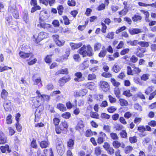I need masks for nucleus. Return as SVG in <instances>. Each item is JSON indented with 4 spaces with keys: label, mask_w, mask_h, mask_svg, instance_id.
<instances>
[{
    "label": "nucleus",
    "mask_w": 156,
    "mask_h": 156,
    "mask_svg": "<svg viewBox=\"0 0 156 156\" xmlns=\"http://www.w3.org/2000/svg\"><path fill=\"white\" fill-rule=\"evenodd\" d=\"M74 141L72 139H69L68 141L67 146L70 148L72 149L74 145Z\"/></svg>",
    "instance_id": "c756f323"
},
{
    "label": "nucleus",
    "mask_w": 156,
    "mask_h": 156,
    "mask_svg": "<svg viewBox=\"0 0 156 156\" xmlns=\"http://www.w3.org/2000/svg\"><path fill=\"white\" fill-rule=\"evenodd\" d=\"M70 79V78L68 76H65L59 79V83L61 86H62L65 83L69 81Z\"/></svg>",
    "instance_id": "1a4fd4ad"
},
{
    "label": "nucleus",
    "mask_w": 156,
    "mask_h": 156,
    "mask_svg": "<svg viewBox=\"0 0 156 156\" xmlns=\"http://www.w3.org/2000/svg\"><path fill=\"white\" fill-rule=\"evenodd\" d=\"M57 9L58 11V14L60 15H62L63 12L64 8L62 5H60L57 6Z\"/></svg>",
    "instance_id": "b1692460"
},
{
    "label": "nucleus",
    "mask_w": 156,
    "mask_h": 156,
    "mask_svg": "<svg viewBox=\"0 0 156 156\" xmlns=\"http://www.w3.org/2000/svg\"><path fill=\"white\" fill-rule=\"evenodd\" d=\"M74 75L76 77L74 79L75 81L81 82L84 79V77L83 76L82 74L80 72H79L75 73Z\"/></svg>",
    "instance_id": "0eeeda50"
},
{
    "label": "nucleus",
    "mask_w": 156,
    "mask_h": 156,
    "mask_svg": "<svg viewBox=\"0 0 156 156\" xmlns=\"http://www.w3.org/2000/svg\"><path fill=\"white\" fill-rule=\"evenodd\" d=\"M129 32L131 35H134L142 32V30L137 28H132L129 30Z\"/></svg>",
    "instance_id": "9d476101"
},
{
    "label": "nucleus",
    "mask_w": 156,
    "mask_h": 156,
    "mask_svg": "<svg viewBox=\"0 0 156 156\" xmlns=\"http://www.w3.org/2000/svg\"><path fill=\"white\" fill-rule=\"evenodd\" d=\"M139 42L138 40H134L133 41H129L127 42V43L132 46H136L138 44H139Z\"/></svg>",
    "instance_id": "4be33fe9"
},
{
    "label": "nucleus",
    "mask_w": 156,
    "mask_h": 156,
    "mask_svg": "<svg viewBox=\"0 0 156 156\" xmlns=\"http://www.w3.org/2000/svg\"><path fill=\"white\" fill-rule=\"evenodd\" d=\"M48 36V34L45 32H40L36 38L37 36L34 35V37L36 39V41L37 44L40 41L43 39L44 38H47Z\"/></svg>",
    "instance_id": "20e7f679"
},
{
    "label": "nucleus",
    "mask_w": 156,
    "mask_h": 156,
    "mask_svg": "<svg viewBox=\"0 0 156 156\" xmlns=\"http://www.w3.org/2000/svg\"><path fill=\"white\" fill-rule=\"evenodd\" d=\"M101 25L102 26V28L101 29L102 32L104 33H105L106 32V30L107 28L105 24L103 23H101Z\"/></svg>",
    "instance_id": "13d9d810"
},
{
    "label": "nucleus",
    "mask_w": 156,
    "mask_h": 156,
    "mask_svg": "<svg viewBox=\"0 0 156 156\" xmlns=\"http://www.w3.org/2000/svg\"><path fill=\"white\" fill-rule=\"evenodd\" d=\"M153 87L152 86L148 87L145 90V93L147 95L150 94L153 91Z\"/></svg>",
    "instance_id": "ea45409f"
},
{
    "label": "nucleus",
    "mask_w": 156,
    "mask_h": 156,
    "mask_svg": "<svg viewBox=\"0 0 156 156\" xmlns=\"http://www.w3.org/2000/svg\"><path fill=\"white\" fill-rule=\"evenodd\" d=\"M101 46V44L99 43H97L95 44L94 46V51H96L99 50Z\"/></svg>",
    "instance_id": "c03bdc74"
},
{
    "label": "nucleus",
    "mask_w": 156,
    "mask_h": 156,
    "mask_svg": "<svg viewBox=\"0 0 156 156\" xmlns=\"http://www.w3.org/2000/svg\"><path fill=\"white\" fill-rule=\"evenodd\" d=\"M87 55L89 57L92 56L93 54L92 48L90 45H88L87 46Z\"/></svg>",
    "instance_id": "a211bd4d"
},
{
    "label": "nucleus",
    "mask_w": 156,
    "mask_h": 156,
    "mask_svg": "<svg viewBox=\"0 0 156 156\" xmlns=\"http://www.w3.org/2000/svg\"><path fill=\"white\" fill-rule=\"evenodd\" d=\"M53 37L56 44L59 46H63L65 42L64 40L59 39V36L58 35H53Z\"/></svg>",
    "instance_id": "423d86ee"
},
{
    "label": "nucleus",
    "mask_w": 156,
    "mask_h": 156,
    "mask_svg": "<svg viewBox=\"0 0 156 156\" xmlns=\"http://www.w3.org/2000/svg\"><path fill=\"white\" fill-rule=\"evenodd\" d=\"M90 117L91 118L98 119L99 115L96 112H92L90 114Z\"/></svg>",
    "instance_id": "864d4df0"
},
{
    "label": "nucleus",
    "mask_w": 156,
    "mask_h": 156,
    "mask_svg": "<svg viewBox=\"0 0 156 156\" xmlns=\"http://www.w3.org/2000/svg\"><path fill=\"white\" fill-rule=\"evenodd\" d=\"M8 95V93L5 90H2L1 93V97L2 98L5 99Z\"/></svg>",
    "instance_id": "e433bc0d"
},
{
    "label": "nucleus",
    "mask_w": 156,
    "mask_h": 156,
    "mask_svg": "<svg viewBox=\"0 0 156 156\" xmlns=\"http://www.w3.org/2000/svg\"><path fill=\"white\" fill-rule=\"evenodd\" d=\"M83 122L82 120H79L78 122L77 127L80 129L84 127Z\"/></svg>",
    "instance_id": "0e129e2a"
},
{
    "label": "nucleus",
    "mask_w": 156,
    "mask_h": 156,
    "mask_svg": "<svg viewBox=\"0 0 156 156\" xmlns=\"http://www.w3.org/2000/svg\"><path fill=\"white\" fill-rule=\"evenodd\" d=\"M119 102L122 106H127L128 105V101L122 98L119 99Z\"/></svg>",
    "instance_id": "a878e982"
},
{
    "label": "nucleus",
    "mask_w": 156,
    "mask_h": 156,
    "mask_svg": "<svg viewBox=\"0 0 156 156\" xmlns=\"http://www.w3.org/2000/svg\"><path fill=\"white\" fill-rule=\"evenodd\" d=\"M41 79L40 78H38L36 80H35L34 81V84H37L39 83H40L39 85V86L40 87H41L42 86V83L41 82Z\"/></svg>",
    "instance_id": "8fccbe9b"
},
{
    "label": "nucleus",
    "mask_w": 156,
    "mask_h": 156,
    "mask_svg": "<svg viewBox=\"0 0 156 156\" xmlns=\"http://www.w3.org/2000/svg\"><path fill=\"white\" fill-rule=\"evenodd\" d=\"M23 19L26 23H27L28 20V15L27 12H26L24 13L23 16Z\"/></svg>",
    "instance_id": "72a5a7b5"
},
{
    "label": "nucleus",
    "mask_w": 156,
    "mask_h": 156,
    "mask_svg": "<svg viewBox=\"0 0 156 156\" xmlns=\"http://www.w3.org/2000/svg\"><path fill=\"white\" fill-rule=\"evenodd\" d=\"M57 108L62 111H65L66 110V108L65 105L59 103L57 105Z\"/></svg>",
    "instance_id": "aec40b11"
},
{
    "label": "nucleus",
    "mask_w": 156,
    "mask_h": 156,
    "mask_svg": "<svg viewBox=\"0 0 156 156\" xmlns=\"http://www.w3.org/2000/svg\"><path fill=\"white\" fill-rule=\"evenodd\" d=\"M57 151L58 154L62 155L64 152V149L63 145H61L56 147Z\"/></svg>",
    "instance_id": "4468645a"
},
{
    "label": "nucleus",
    "mask_w": 156,
    "mask_h": 156,
    "mask_svg": "<svg viewBox=\"0 0 156 156\" xmlns=\"http://www.w3.org/2000/svg\"><path fill=\"white\" fill-rule=\"evenodd\" d=\"M106 151L108 152V153L112 154L114 153V150L112 147H110Z\"/></svg>",
    "instance_id": "e2e57ef3"
},
{
    "label": "nucleus",
    "mask_w": 156,
    "mask_h": 156,
    "mask_svg": "<svg viewBox=\"0 0 156 156\" xmlns=\"http://www.w3.org/2000/svg\"><path fill=\"white\" fill-rule=\"evenodd\" d=\"M41 9V7L39 5H36L32 8L31 12L33 13L36 10H40Z\"/></svg>",
    "instance_id": "c9c22d12"
},
{
    "label": "nucleus",
    "mask_w": 156,
    "mask_h": 156,
    "mask_svg": "<svg viewBox=\"0 0 156 156\" xmlns=\"http://www.w3.org/2000/svg\"><path fill=\"white\" fill-rule=\"evenodd\" d=\"M123 94L128 97H130L132 95V94L130 93V91L129 90H126L124 91Z\"/></svg>",
    "instance_id": "603ef678"
},
{
    "label": "nucleus",
    "mask_w": 156,
    "mask_h": 156,
    "mask_svg": "<svg viewBox=\"0 0 156 156\" xmlns=\"http://www.w3.org/2000/svg\"><path fill=\"white\" fill-rule=\"evenodd\" d=\"M112 144L114 147L115 148H118L120 146H121L122 148H124L125 147V145L123 144H122L121 145V144L117 140L114 141L113 142Z\"/></svg>",
    "instance_id": "2eb2a0df"
},
{
    "label": "nucleus",
    "mask_w": 156,
    "mask_h": 156,
    "mask_svg": "<svg viewBox=\"0 0 156 156\" xmlns=\"http://www.w3.org/2000/svg\"><path fill=\"white\" fill-rule=\"evenodd\" d=\"M111 138L114 140H118L119 139V137L117 134L115 133H111L110 134Z\"/></svg>",
    "instance_id": "473e14b6"
},
{
    "label": "nucleus",
    "mask_w": 156,
    "mask_h": 156,
    "mask_svg": "<svg viewBox=\"0 0 156 156\" xmlns=\"http://www.w3.org/2000/svg\"><path fill=\"white\" fill-rule=\"evenodd\" d=\"M134 108L135 109L139 111H142V108L138 104H135Z\"/></svg>",
    "instance_id": "69168bd1"
},
{
    "label": "nucleus",
    "mask_w": 156,
    "mask_h": 156,
    "mask_svg": "<svg viewBox=\"0 0 156 156\" xmlns=\"http://www.w3.org/2000/svg\"><path fill=\"white\" fill-rule=\"evenodd\" d=\"M156 95V90L153 92L151 93L149 97V99L150 100H151Z\"/></svg>",
    "instance_id": "052dcab7"
},
{
    "label": "nucleus",
    "mask_w": 156,
    "mask_h": 156,
    "mask_svg": "<svg viewBox=\"0 0 156 156\" xmlns=\"http://www.w3.org/2000/svg\"><path fill=\"white\" fill-rule=\"evenodd\" d=\"M141 19V17L139 15H135L134 16L132 17V20L134 22L140 20Z\"/></svg>",
    "instance_id": "4c0bfd02"
},
{
    "label": "nucleus",
    "mask_w": 156,
    "mask_h": 156,
    "mask_svg": "<svg viewBox=\"0 0 156 156\" xmlns=\"http://www.w3.org/2000/svg\"><path fill=\"white\" fill-rule=\"evenodd\" d=\"M11 105V102L10 101L7 100L5 101L4 104V107L6 111L9 110L10 109Z\"/></svg>",
    "instance_id": "9b49d317"
},
{
    "label": "nucleus",
    "mask_w": 156,
    "mask_h": 156,
    "mask_svg": "<svg viewBox=\"0 0 156 156\" xmlns=\"http://www.w3.org/2000/svg\"><path fill=\"white\" fill-rule=\"evenodd\" d=\"M128 12V9L125 8L121 11L119 12V14L122 16L126 15Z\"/></svg>",
    "instance_id": "a19ab883"
},
{
    "label": "nucleus",
    "mask_w": 156,
    "mask_h": 156,
    "mask_svg": "<svg viewBox=\"0 0 156 156\" xmlns=\"http://www.w3.org/2000/svg\"><path fill=\"white\" fill-rule=\"evenodd\" d=\"M6 138L5 137L3 133L0 131V144H4L6 143Z\"/></svg>",
    "instance_id": "f3484780"
},
{
    "label": "nucleus",
    "mask_w": 156,
    "mask_h": 156,
    "mask_svg": "<svg viewBox=\"0 0 156 156\" xmlns=\"http://www.w3.org/2000/svg\"><path fill=\"white\" fill-rule=\"evenodd\" d=\"M82 45V43L81 42L77 44H75L73 43H71L70 44V45L71 46L72 48L74 49L78 48L81 46Z\"/></svg>",
    "instance_id": "412c9836"
},
{
    "label": "nucleus",
    "mask_w": 156,
    "mask_h": 156,
    "mask_svg": "<svg viewBox=\"0 0 156 156\" xmlns=\"http://www.w3.org/2000/svg\"><path fill=\"white\" fill-rule=\"evenodd\" d=\"M62 17L64 21V23L65 25H68L70 24L69 20L67 16H63Z\"/></svg>",
    "instance_id": "a18cd8bd"
},
{
    "label": "nucleus",
    "mask_w": 156,
    "mask_h": 156,
    "mask_svg": "<svg viewBox=\"0 0 156 156\" xmlns=\"http://www.w3.org/2000/svg\"><path fill=\"white\" fill-rule=\"evenodd\" d=\"M116 109V108L112 106L109 107L108 108V111L110 113H113L114 112Z\"/></svg>",
    "instance_id": "bf43d9fd"
},
{
    "label": "nucleus",
    "mask_w": 156,
    "mask_h": 156,
    "mask_svg": "<svg viewBox=\"0 0 156 156\" xmlns=\"http://www.w3.org/2000/svg\"><path fill=\"white\" fill-rule=\"evenodd\" d=\"M107 52L105 48L103 47L102 48V50L98 54V56L100 58H104L106 55Z\"/></svg>",
    "instance_id": "dca6fc26"
},
{
    "label": "nucleus",
    "mask_w": 156,
    "mask_h": 156,
    "mask_svg": "<svg viewBox=\"0 0 156 156\" xmlns=\"http://www.w3.org/2000/svg\"><path fill=\"white\" fill-rule=\"evenodd\" d=\"M0 148L2 153H5L6 151L9 152L10 151H9V146L7 145H5V146H1Z\"/></svg>",
    "instance_id": "cd10ccee"
},
{
    "label": "nucleus",
    "mask_w": 156,
    "mask_h": 156,
    "mask_svg": "<svg viewBox=\"0 0 156 156\" xmlns=\"http://www.w3.org/2000/svg\"><path fill=\"white\" fill-rule=\"evenodd\" d=\"M138 130L140 132H143L146 130V128L144 126H139L138 128Z\"/></svg>",
    "instance_id": "680f3d73"
},
{
    "label": "nucleus",
    "mask_w": 156,
    "mask_h": 156,
    "mask_svg": "<svg viewBox=\"0 0 156 156\" xmlns=\"http://www.w3.org/2000/svg\"><path fill=\"white\" fill-rule=\"evenodd\" d=\"M111 82L112 84L113 85L116 87H119L120 84V83L116 81L114 78H112L111 79Z\"/></svg>",
    "instance_id": "c85d7f7f"
},
{
    "label": "nucleus",
    "mask_w": 156,
    "mask_h": 156,
    "mask_svg": "<svg viewBox=\"0 0 156 156\" xmlns=\"http://www.w3.org/2000/svg\"><path fill=\"white\" fill-rule=\"evenodd\" d=\"M121 69V68L118 65L115 64L112 67V70L115 73H117Z\"/></svg>",
    "instance_id": "393cba45"
},
{
    "label": "nucleus",
    "mask_w": 156,
    "mask_h": 156,
    "mask_svg": "<svg viewBox=\"0 0 156 156\" xmlns=\"http://www.w3.org/2000/svg\"><path fill=\"white\" fill-rule=\"evenodd\" d=\"M138 60V58L134 55H132L130 58V62L134 63L136 62Z\"/></svg>",
    "instance_id": "de8ad7c7"
},
{
    "label": "nucleus",
    "mask_w": 156,
    "mask_h": 156,
    "mask_svg": "<svg viewBox=\"0 0 156 156\" xmlns=\"http://www.w3.org/2000/svg\"><path fill=\"white\" fill-rule=\"evenodd\" d=\"M70 54V52L69 51H66L65 54L61 57L62 62L64 60H66L68 59V57Z\"/></svg>",
    "instance_id": "5701e85b"
},
{
    "label": "nucleus",
    "mask_w": 156,
    "mask_h": 156,
    "mask_svg": "<svg viewBox=\"0 0 156 156\" xmlns=\"http://www.w3.org/2000/svg\"><path fill=\"white\" fill-rule=\"evenodd\" d=\"M139 45L143 47H147L149 45V43L146 41H139Z\"/></svg>",
    "instance_id": "7c9ffc66"
},
{
    "label": "nucleus",
    "mask_w": 156,
    "mask_h": 156,
    "mask_svg": "<svg viewBox=\"0 0 156 156\" xmlns=\"http://www.w3.org/2000/svg\"><path fill=\"white\" fill-rule=\"evenodd\" d=\"M121 136L123 138H126L127 136V133L125 130H122L120 133Z\"/></svg>",
    "instance_id": "5fc2aeb1"
},
{
    "label": "nucleus",
    "mask_w": 156,
    "mask_h": 156,
    "mask_svg": "<svg viewBox=\"0 0 156 156\" xmlns=\"http://www.w3.org/2000/svg\"><path fill=\"white\" fill-rule=\"evenodd\" d=\"M150 76L149 74L147 73L143 75L140 77L141 80L146 81L148 80Z\"/></svg>",
    "instance_id": "f704fd0d"
},
{
    "label": "nucleus",
    "mask_w": 156,
    "mask_h": 156,
    "mask_svg": "<svg viewBox=\"0 0 156 156\" xmlns=\"http://www.w3.org/2000/svg\"><path fill=\"white\" fill-rule=\"evenodd\" d=\"M31 55L30 53H25L23 51H20L19 53L20 56L24 58H28Z\"/></svg>",
    "instance_id": "6ab92c4d"
},
{
    "label": "nucleus",
    "mask_w": 156,
    "mask_h": 156,
    "mask_svg": "<svg viewBox=\"0 0 156 156\" xmlns=\"http://www.w3.org/2000/svg\"><path fill=\"white\" fill-rule=\"evenodd\" d=\"M133 148L132 146H129L125 149V152L126 154H129L133 150Z\"/></svg>",
    "instance_id": "58836bf2"
},
{
    "label": "nucleus",
    "mask_w": 156,
    "mask_h": 156,
    "mask_svg": "<svg viewBox=\"0 0 156 156\" xmlns=\"http://www.w3.org/2000/svg\"><path fill=\"white\" fill-rule=\"evenodd\" d=\"M96 78V75L94 73H92V74H90L88 75L87 77V79L89 80H92L95 79Z\"/></svg>",
    "instance_id": "49530a36"
},
{
    "label": "nucleus",
    "mask_w": 156,
    "mask_h": 156,
    "mask_svg": "<svg viewBox=\"0 0 156 156\" xmlns=\"http://www.w3.org/2000/svg\"><path fill=\"white\" fill-rule=\"evenodd\" d=\"M40 25L41 27L47 29L51 27V25L49 24L45 23L44 21L48 17L47 15V12L45 11H41L40 14Z\"/></svg>",
    "instance_id": "f257e3e1"
},
{
    "label": "nucleus",
    "mask_w": 156,
    "mask_h": 156,
    "mask_svg": "<svg viewBox=\"0 0 156 156\" xmlns=\"http://www.w3.org/2000/svg\"><path fill=\"white\" fill-rule=\"evenodd\" d=\"M79 53L83 55V57L87 55V51L86 50V46L85 45H83L82 47L80 49Z\"/></svg>",
    "instance_id": "f8f14e48"
},
{
    "label": "nucleus",
    "mask_w": 156,
    "mask_h": 156,
    "mask_svg": "<svg viewBox=\"0 0 156 156\" xmlns=\"http://www.w3.org/2000/svg\"><path fill=\"white\" fill-rule=\"evenodd\" d=\"M59 126L61 129L63 130L65 132H66L68 127L67 122L66 121L62 122L60 124Z\"/></svg>",
    "instance_id": "ddd939ff"
},
{
    "label": "nucleus",
    "mask_w": 156,
    "mask_h": 156,
    "mask_svg": "<svg viewBox=\"0 0 156 156\" xmlns=\"http://www.w3.org/2000/svg\"><path fill=\"white\" fill-rule=\"evenodd\" d=\"M8 11L11 13L14 18H19V15L18 11L16 9V6L13 5L10 6L8 8Z\"/></svg>",
    "instance_id": "7ed1b4c3"
},
{
    "label": "nucleus",
    "mask_w": 156,
    "mask_h": 156,
    "mask_svg": "<svg viewBox=\"0 0 156 156\" xmlns=\"http://www.w3.org/2000/svg\"><path fill=\"white\" fill-rule=\"evenodd\" d=\"M106 136L105 134L102 132H100L99 134V136L97 140L98 143L101 144L104 141V139Z\"/></svg>",
    "instance_id": "6e6552de"
},
{
    "label": "nucleus",
    "mask_w": 156,
    "mask_h": 156,
    "mask_svg": "<svg viewBox=\"0 0 156 156\" xmlns=\"http://www.w3.org/2000/svg\"><path fill=\"white\" fill-rule=\"evenodd\" d=\"M100 88L102 90L105 92L108 91L109 89V86L108 83L105 81H101L99 83Z\"/></svg>",
    "instance_id": "39448f33"
},
{
    "label": "nucleus",
    "mask_w": 156,
    "mask_h": 156,
    "mask_svg": "<svg viewBox=\"0 0 156 156\" xmlns=\"http://www.w3.org/2000/svg\"><path fill=\"white\" fill-rule=\"evenodd\" d=\"M31 100L35 108H38L44 102V100H42V97L41 95L33 98Z\"/></svg>",
    "instance_id": "f03ea898"
},
{
    "label": "nucleus",
    "mask_w": 156,
    "mask_h": 156,
    "mask_svg": "<svg viewBox=\"0 0 156 156\" xmlns=\"http://www.w3.org/2000/svg\"><path fill=\"white\" fill-rule=\"evenodd\" d=\"M68 5L70 6H74L76 5V2L74 0H71L68 1Z\"/></svg>",
    "instance_id": "338daca9"
},
{
    "label": "nucleus",
    "mask_w": 156,
    "mask_h": 156,
    "mask_svg": "<svg viewBox=\"0 0 156 156\" xmlns=\"http://www.w3.org/2000/svg\"><path fill=\"white\" fill-rule=\"evenodd\" d=\"M115 94L117 97H119L120 94V91L118 88H115L114 90Z\"/></svg>",
    "instance_id": "4d7b16f0"
},
{
    "label": "nucleus",
    "mask_w": 156,
    "mask_h": 156,
    "mask_svg": "<svg viewBox=\"0 0 156 156\" xmlns=\"http://www.w3.org/2000/svg\"><path fill=\"white\" fill-rule=\"evenodd\" d=\"M101 150L99 147H96L94 149V153L97 155H99L101 154Z\"/></svg>",
    "instance_id": "2f4dec72"
},
{
    "label": "nucleus",
    "mask_w": 156,
    "mask_h": 156,
    "mask_svg": "<svg viewBox=\"0 0 156 156\" xmlns=\"http://www.w3.org/2000/svg\"><path fill=\"white\" fill-rule=\"evenodd\" d=\"M52 55H47L46 57L45 58V61L47 63H50L51 62V57Z\"/></svg>",
    "instance_id": "6e6d98bb"
},
{
    "label": "nucleus",
    "mask_w": 156,
    "mask_h": 156,
    "mask_svg": "<svg viewBox=\"0 0 156 156\" xmlns=\"http://www.w3.org/2000/svg\"><path fill=\"white\" fill-rule=\"evenodd\" d=\"M62 116L65 119H68L70 117L71 114L69 112H66L63 113L62 115Z\"/></svg>",
    "instance_id": "79ce46f5"
},
{
    "label": "nucleus",
    "mask_w": 156,
    "mask_h": 156,
    "mask_svg": "<svg viewBox=\"0 0 156 156\" xmlns=\"http://www.w3.org/2000/svg\"><path fill=\"white\" fill-rule=\"evenodd\" d=\"M129 140L131 143H134L137 141L136 137V136L130 137L129 138Z\"/></svg>",
    "instance_id": "774afa93"
},
{
    "label": "nucleus",
    "mask_w": 156,
    "mask_h": 156,
    "mask_svg": "<svg viewBox=\"0 0 156 156\" xmlns=\"http://www.w3.org/2000/svg\"><path fill=\"white\" fill-rule=\"evenodd\" d=\"M49 143L48 141H41L40 143V145L42 148H45L49 145Z\"/></svg>",
    "instance_id": "bb28decb"
},
{
    "label": "nucleus",
    "mask_w": 156,
    "mask_h": 156,
    "mask_svg": "<svg viewBox=\"0 0 156 156\" xmlns=\"http://www.w3.org/2000/svg\"><path fill=\"white\" fill-rule=\"evenodd\" d=\"M12 116L11 115H9L6 118V122L8 124H11L12 123Z\"/></svg>",
    "instance_id": "3c124183"
},
{
    "label": "nucleus",
    "mask_w": 156,
    "mask_h": 156,
    "mask_svg": "<svg viewBox=\"0 0 156 156\" xmlns=\"http://www.w3.org/2000/svg\"><path fill=\"white\" fill-rule=\"evenodd\" d=\"M102 76L106 78H110L112 76V74L109 73L104 72L101 75Z\"/></svg>",
    "instance_id": "09e8293b"
},
{
    "label": "nucleus",
    "mask_w": 156,
    "mask_h": 156,
    "mask_svg": "<svg viewBox=\"0 0 156 156\" xmlns=\"http://www.w3.org/2000/svg\"><path fill=\"white\" fill-rule=\"evenodd\" d=\"M58 72L60 74H67L68 73V69L65 68L59 70Z\"/></svg>",
    "instance_id": "37998d69"
}]
</instances>
